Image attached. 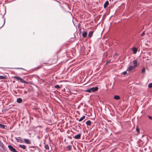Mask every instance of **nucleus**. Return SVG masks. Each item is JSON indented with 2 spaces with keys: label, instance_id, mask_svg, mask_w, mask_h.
<instances>
[{
  "label": "nucleus",
  "instance_id": "f3484780",
  "mask_svg": "<svg viewBox=\"0 0 152 152\" xmlns=\"http://www.w3.org/2000/svg\"><path fill=\"white\" fill-rule=\"evenodd\" d=\"M19 146L23 149H25L26 148V146L23 145H19Z\"/></svg>",
  "mask_w": 152,
  "mask_h": 152
},
{
  "label": "nucleus",
  "instance_id": "ea45409f",
  "mask_svg": "<svg viewBox=\"0 0 152 152\" xmlns=\"http://www.w3.org/2000/svg\"><path fill=\"white\" fill-rule=\"evenodd\" d=\"M39 126V127H41V126Z\"/></svg>",
  "mask_w": 152,
  "mask_h": 152
},
{
  "label": "nucleus",
  "instance_id": "9b49d317",
  "mask_svg": "<svg viewBox=\"0 0 152 152\" xmlns=\"http://www.w3.org/2000/svg\"><path fill=\"white\" fill-rule=\"evenodd\" d=\"M15 138L18 142H23V140L20 139V137H18V138L15 137Z\"/></svg>",
  "mask_w": 152,
  "mask_h": 152
},
{
  "label": "nucleus",
  "instance_id": "cd10ccee",
  "mask_svg": "<svg viewBox=\"0 0 152 152\" xmlns=\"http://www.w3.org/2000/svg\"><path fill=\"white\" fill-rule=\"evenodd\" d=\"M148 87L149 88H152V83H151L149 84Z\"/></svg>",
  "mask_w": 152,
  "mask_h": 152
},
{
  "label": "nucleus",
  "instance_id": "423d86ee",
  "mask_svg": "<svg viewBox=\"0 0 152 152\" xmlns=\"http://www.w3.org/2000/svg\"><path fill=\"white\" fill-rule=\"evenodd\" d=\"M94 32L93 31H91L89 32L88 34V37L89 38H90L92 37Z\"/></svg>",
  "mask_w": 152,
  "mask_h": 152
},
{
  "label": "nucleus",
  "instance_id": "58836bf2",
  "mask_svg": "<svg viewBox=\"0 0 152 152\" xmlns=\"http://www.w3.org/2000/svg\"><path fill=\"white\" fill-rule=\"evenodd\" d=\"M30 151H33V150H30Z\"/></svg>",
  "mask_w": 152,
  "mask_h": 152
},
{
  "label": "nucleus",
  "instance_id": "2eb2a0df",
  "mask_svg": "<svg viewBox=\"0 0 152 152\" xmlns=\"http://www.w3.org/2000/svg\"><path fill=\"white\" fill-rule=\"evenodd\" d=\"M114 99H115L116 100H118L120 99L121 98L118 95H116L114 96Z\"/></svg>",
  "mask_w": 152,
  "mask_h": 152
},
{
  "label": "nucleus",
  "instance_id": "4468645a",
  "mask_svg": "<svg viewBox=\"0 0 152 152\" xmlns=\"http://www.w3.org/2000/svg\"><path fill=\"white\" fill-rule=\"evenodd\" d=\"M24 142L27 144H30L31 143V142L30 140L28 139H24Z\"/></svg>",
  "mask_w": 152,
  "mask_h": 152
},
{
  "label": "nucleus",
  "instance_id": "0eeeda50",
  "mask_svg": "<svg viewBox=\"0 0 152 152\" xmlns=\"http://www.w3.org/2000/svg\"><path fill=\"white\" fill-rule=\"evenodd\" d=\"M42 67V66L40 65L39 66H38L37 67H35L34 68H33V71H36L38 69L41 68Z\"/></svg>",
  "mask_w": 152,
  "mask_h": 152
},
{
  "label": "nucleus",
  "instance_id": "412c9836",
  "mask_svg": "<svg viewBox=\"0 0 152 152\" xmlns=\"http://www.w3.org/2000/svg\"><path fill=\"white\" fill-rule=\"evenodd\" d=\"M85 115H83L82 117H81L80 118V119L78 121H81L83 120L85 118Z\"/></svg>",
  "mask_w": 152,
  "mask_h": 152
},
{
  "label": "nucleus",
  "instance_id": "393cba45",
  "mask_svg": "<svg viewBox=\"0 0 152 152\" xmlns=\"http://www.w3.org/2000/svg\"><path fill=\"white\" fill-rule=\"evenodd\" d=\"M145 69L144 67H143L142 69V72L143 73H144L145 72Z\"/></svg>",
  "mask_w": 152,
  "mask_h": 152
},
{
  "label": "nucleus",
  "instance_id": "4be33fe9",
  "mask_svg": "<svg viewBox=\"0 0 152 152\" xmlns=\"http://www.w3.org/2000/svg\"><path fill=\"white\" fill-rule=\"evenodd\" d=\"M68 149V150L69 151H70L72 149V145H69L67 146L66 147Z\"/></svg>",
  "mask_w": 152,
  "mask_h": 152
},
{
  "label": "nucleus",
  "instance_id": "b1692460",
  "mask_svg": "<svg viewBox=\"0 0 152 152\" xmlns=\"http://www.w3.org/2000/svg\"><path fill=\"white\" fill-rule=\"evenodd\" d=\"M6 79V78L5 76L1 75L0 76V80Z\"/></svg>",
  "mask_w": 152,
  "mask_h": 152
},
{
  "label": "nucleus",
  "instance_id": "c756f323",
  "mask_svg": "<svg viewBox=\"0 0 152 152\" xmlns=\"http://www.w3.org/2000/svg\"><path fill=\"white\" fill-rule=\"evenodd\" d=\"M145 34L144 31H143L142 32V33L141 34V36H144L145 35Z\"/></svg>",
  "mask_w": 152,
  "mask_h": 152
},
{
  "label": "nucleus",
  "instance_id": "6e6552de",
  "mask_svg": "<svg viewBox=\"0 0 152 152\" xmlns=\"http://www.w3.org/2000/svg\"><path fill=\"white\" fill-rule=\"evenodd\" d=\"M132 50L134 54H135L136 53L137 51V48H136L135 47H133L132 48Z\"/></svg>",
  "mask_w": 152,
  "mask_h": 152
},
{
  "label": "nucleus",
  "instance_id": "f257e3e1",
  "mask_svg": "<svg viewBox=\"0 0 152 152\" xmlns=\"http://www.w3.org/2000/svg\"><path fill=\"white\" fill-rule=\"evenodd\" d=\"M98 88L97 86H96L95 87L89 88L87 90H85V91L86 92L90 93L92 92H94L98 90Z\"/></svg>",
  "mask_w": 152,
  "mask_h": 152
},
{
  "label": "nucleus",
  "instance_id": "ddd939ff",
  "mask_svg": "<svg viewBox=\"0 0 152 152\" xmlns=\"http://www.w3.org/2000/svg\"><path fill=\"white\" fill-rule=\"evenodd\" d=\"M133 63L134 64V67H137V59H135L133 61Z\"/></svg>",
  "mask_w": 152,
  "mask_h": 152
},
{
  "label": "nucleus",
  "instance_id": "20e7f679",
  "mask_svg": "<svg viewBox=\"0 0 152 152\" xmlns=\"http://www.w3.org/2000/svg\"><path fill=\"white\" fill-rule=\"evenodd\" d=\"M135 67H134V66H129L127 69V71H131L133 69H134Z\"/></svg>",
  "mask_w": 152,
  "mask_h": 152
},
{
  "label": "nucleus",
  "instance_id": "e433bc0d",
  "mask_svg": "<svg viewBox=\"0 0 152 152\" xmlns=\"http://www.w3.org/2000/svg\"><path fill=\"white\" fill-rule=\"evenodd\" d=\"M44 64H49L48 63H44Z\"/></svg>",
  "mask_w": 152,
  "mask_h": 152
},
{
  "label": "nucleus",
  "instance_id": "473e14b6",
  "mask_svg": "<svg viewBox=\"0 0 152 152\" xmlns=\"http://www.w3.org/2000/svg\"><path fill=\"white\" fill-rule=\"evenodd\" d=\"M122 73L123 75H125L127 73V72H126V71H124V72H122Z\"/></svg>",
  "mask_w": 152,
  "mask_h": 152
},
{
  "label": "nucleus",
  "instance_id": "c9c22d12",
  "mask_svg": "<svg viewBox=\"0 0 152 152\" xmlns=\"http://www.w3.org/2000/svg\"><path fill=\"white\" fill-rule=\"evenodd\" d=\"M18 86H17V87H16V88H18Z\"/></svg>",
  "mask_w": 152,
  "mask_h": 152
},
{
  "label": "nucleus",
  "instance_id": "f704fd0d",
  "mask_svg": "<svg viewBox=\"0 0 152 152\" xmlns=\"http://www.w3.org/2000/svg\"><path fill=\"white\" fill-rule=\"evenodd\" d=\"M15 80H13V81H12V82L14 83H15Z\"/></svg>",
  "mask_w": 152,
  "mask_h": 152
},
{
  "label": "nucleus",
  "instance_id": "72a5a7b5",
  "mask_svg": "<svg viewBox=\"0 0 152 152\" xmlns=\"http://www.w3.org/2000/svg\"><path fill=\"white\" fill-rule=\"evenodd\" d=\"M110 61L109 60V61H107L106 62V64H108V63H110Z\"/></svg>",
  "mask_w": 152,
  "mask_h": 152
},
{
  "label": "nucleus",
  "instance_id": "f03ea898",
  "mask_svg": "<svg viewBox=\"0 0 152 152\" xmlns=\"http://www.w3.org/2000/svg\"><path fill=\"white\" fill-rule=\"evenodd\" d=\"M14 78L16 79L18 81H19L20 82L23 83H27L28 82L24 80L18 76H15L14 77Z\"/></svg>",
  "mask_w": 152,
  "mask_h": 152
},
{
  "label": "nucleus",
  "instance_id": "7c9ffc66",
  "mask_svg": "<svg viewBox=\"0 0 152 152\" xmlns=\"http://www.w3.org/2000/svg\"><path fill=\"white\" fill-rule=\"evenodd\" d=\"M5 23V19L4 20V23H3V25L1 27H0V29L1 28H2L3 26Z\"/></svg>",
  "mask_w": 152,
  "mask_h": 152
},
{
  "label": "nucleus",
  "instance_id": "5701e85b",
  "mask_svg": "<svg viewBox=\"0 0 152 152\" xmlns=\"http://www.w3.org/2000/svg\"><path fill=\"white\" fill-rule=\"evenodd\" d=\"M136 131L137 132V133L138 134H139L140 132V129L138 127V126H137L136 129Z\"/></svg>",
  "mask_w": 152,
  "mask_h": 152
},
{
  "label": "nucleus",
  "instance_id": "2f4dec72",
  "mask_svg": "<svg viewBox=\"0 0 152 152\" xmlns=\"http://www.w3.org/2000/svg\"><path fill=\"white\" fill-rule=\"evenodd\" d=\"M36 146H29V148H36Z\"/></svg>",
  "mask_w": 152,
  "mask_h": 152
},
{
  "label": "nucleus",
  "instance_id": "39448f33",
  "mask_svg": "<svg viewBox=\"0 0 152 152\" xmlns=\"http://www.w3.org/2000/svg\"><path fill=\"white\" fill-rule=\"evenodd\" d=\"M81 134L80 133L74 136L73 137L75 139H79L81 138Z\"/></svg>",
  "mask_w": 152,
  "mask_h": 152
},
{
  "label": "nucleus",
  "instance_id": "dca6fc26",
  "mask_svg": "<svg viewBox=\"0 0 152 152\" xmlns=\"http://www.w3.org/2000/svg\"><path fill=\"white\" fill-rule=\"evenodd\" d=\"M91 122L90 120H88L86 122V124L88 126H90Z\"/></svg>",
  "mask_w": 152,
  "mask_h": 152
},
{
  "label": "nucleus",
  "instance_id": "aec40b11",
  "mask_svg": "<svg viewBox=\"0 0 152 152\" xmlns=\"http://www.w3.org/2000/svg\"><path fill=\"white\" fill-rule=\"evenodd\" d=\"M6 126L0 124V128L3 129H5Z\"/></svg>",
  "mask_w": 152,
  "mask_h": 152
},
{
  "label": "nucleus",
  "instance_id": "4c0bfd02",
  "mask_svg": "<svg viewBox=\"0 0 152 152\" xmlns=\"http://www.w3.org/2000/svg\"><path fill=\"white\" fill-rule=\"evenodd\" d=\"M105 130H106V131L107 132V129H105Z\"/></svg>",
  "mask_w": 152,
  "mask_h": 152
},
{
  "label": "nucleus",
  "instance_id": "9d476101",
  "mask_svg": "<svg viewBox=\"0 0 152 152\" xmlns=\"http://www.w3.org/2000/svg\"><path fill=\"white\" fill-rule=\"evenodd\" d=\"M109 4V1H107L105 3L104 5V8H106L108 5Z\"/></svg>",
  "mask_w": 152,
  "mask_h": 152
},
{
  "label": "nucleus",
  "instance_id": "a211bd4d",
  "mask_svg": "<svg viewBox=\"0 0 152 152\" xmlns=\"http://www.w3.org/2000/svg\"><path fill=\"white\" fill-rule=\"evenodd\" d=\"M22 100L21 98H18L17 99V102L19 103H20L22 102Z\"/></svg>",
  "mask_w": 152,
  "mask_h": 152
},
{
  "label": "nucleus",
  "instance_id": "6ab92c4d",
  "mask_svg": "<svg viewBox=\"0 0 152 152\" xmlns=\"http://www.w3.org/2000/svg\"><path fill=\"white\" fill-rule=\"evenodd\" d=\"M44 144H45V146H44L46 150H49V147L48 145H45V142H44Z\"/></svg>",
  "mask_w": 152,
  "mask_h": 152
},
{
  "label": "nucleus",
  "instance_id": "c85d7f7f",
  "mask_svg": "<svg viewBox=\"0 0 152 152\" xmlns=\"http://www.w3.org/2000/svg\"><path fill=\"white\" fill-rule=\"evenodd\" d=\"M150 120H152V116L149 115L148 116Z\"/></svg>",
  "mask_w": 152,
  "mask_h": 152
},
{
  "label": "nucleus",
  "instance_id": "1a4fd4ad",
  "mask_svg": "<svg viewBox=\"0 0 152 152\" xmlns=\"http://www.w3.org/2000/svg\"><path fill=\"white\" fill-rule=\"evenodd\" d=\"M87 32L86 31H84L82 34V36L84 38L86 37L87 36Z\"/></svg>",
  "mask_w": 152,
  "mask_h": 152
},
{
  "label": "nucleus",
  "instance_id": "a878e982",
  "mask_svg": "<svg viewBox=\"0 0 152 152\" xmlns=\"http://www.w3.org/2000/svg\"><path fill=\"white\" fill-rule=\"evenodd\" d=\"M11 68L12 69H23V70H25L24 69H23V68Z\"/></svg>",
  "mask_w": 152,
  "mask_h": 152
},
{
  "label": "nucleus",
  "instance_id": "bb28decb",
  "mask_svg": "<svg viewBox=\"0 0 152 152\" xmlns=\"http://www.w3.org/2000/svg\"><path fill=\"white\" fill-rule=\"evenodd\" d=\"M54 88H59L61 87L59 85H56L54 86Z\"/></svg>",
  "mask_w": 152,
  "mask_h": 152
},
{
  "label": "nucleus",
  "instance_id": "7ed1b4c3",
  "mask_svg": "<svg viewBox=\"0 0 152 152\" xmlns=\"http://www.w3.org/2000/svg\"><path fill=\"white\" fill-rule=\"evenodd\" d=\"M8 147L11 151L12 152H18V151L12 145H9L8 146Z\"/></svg>",
  "mask_w": 152,
  "mask_h": 152
},
{
  "label": "nucleus",
  "instance_id": "f8f14e48",
  "mask_svg": "<svg viewBox=\"0 0 152 152\" xmlns=\"http://www.w3.org/2000/svg\"><path fill=\"white\" fill-rule=\"evenodd\" d=\"M0 146L3 149L5 150L4 146L3 143L0 140Z\"/></svg>",
  "mask_w": 152,
  "mask_h": 152
}]
</instances>
